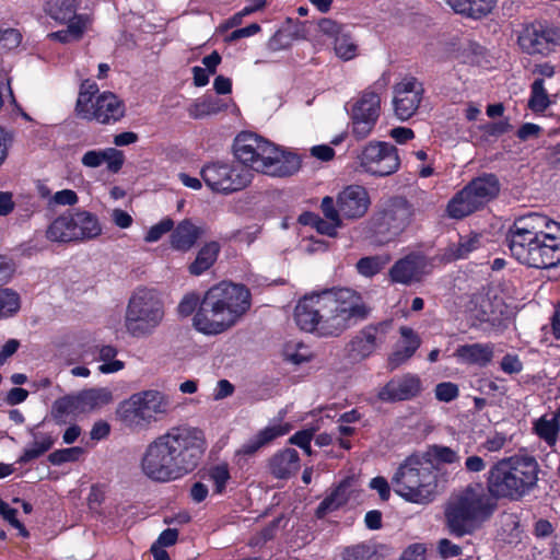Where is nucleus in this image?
<instances>
[{
	"label": "nucleus",
	"mask_w": 560,
	"mask_h": 560,
	"mask_svg": "<svg viewBox=\"0 0 560 560\" xmlns=\"http://www.w3.org/2000/svg\"><path fill=\"white\" fill-rule=\"evenodd\" d=\"M539 465L532 456H512L493 464L488 472V492L480 483L468 486L453 497L445 511L452 534H471L490 517L497 504L494 499L517 500L534 489Z\"/></svg>",
	"instance_id": "1"
},
{
	"label": "nucleus",
	"mask_w": 560,
	"mask_h": 560,
	"mask_svg": "<svg viewBox=\"0 0 560 560\" xmlns=\"http://www.w3.org/2000/svg\"><path fill=\"white\" fill-rule=\"evenodd\" d=\"M372 307L350 288H334L301 299L294 310L296 325L319 337H339L366 320Z\"/></svg>",
	"instance_id": "2"
},
{
	"label": "nucleus",
	"mask_w": 560,
	"mask_h": 560,
	"mask_svg": "<svg viewBox=\"0 0 560 560\" xmlns=\"http://www.w3.org/2000/svg\"><path fill=\"white\" fill-rule=\"evenodd\" d=\"M205 451L206 439L201 430L191 427L171 428L147 446L141 467L152 480H175L191 472Z\"/></svg>",
	"instance_id": "3"
},
{
	"label": "nucleus",
	"mask_w": 560,
	"mask_h": 560,
	"mask_svg": "<svg viewBox=\"0 0 560 560\" xmlns=\"http://www.w3.org/2000/svg\"><path fill=\"white\" fill-rule=\"evenodd\" d=\"M250 308V292L243 284L221 282L211 287L202 299L197 293L184 295L177 306L182 317L195 313L194 327L206 335L224 332Z\"/></svg>",
	"instance_id": "4"
},
{
	"label": "nucleus",
	"mask_w": 560,
	"mask_h": 560,
	"mask_svg": "<svg viewBox=\"0 0 560 560\" xmlns=\"http://www.w3.org/2000/svg\"><path fill=\"white\" fill-rule=\"evenodd\" d=\"M506 243L511 255L527 267L548 269L560 262V224L545 214L529 212L516 218Z\"/></svg>",
	"instance_id": "5"
},
{
	"label": "nucleus",
	"mask_w": 560,
	"mask_h": 560,
	"mask_svg": "<svg viewBox=\"0 0 560 560\" xmlns=\"http://www.w3.org/2000/svg\"><path fill=\"white\" fill-rule=\"evenodd\" d=\"M233 153L241 166L269 176L284 177L301 167L298 155L279 149L268 140L253 133L241 132L233 143Z\"/></svg>",
	"instance_id": "6"
},
{
	"label": "nucleus",
	"mask_w": 560,
	"mask_h": 560,
	"mask_svg": "<svg viewBox=\"0 0 560 560\" xmlns=\"http://www.w3.org/2000/svg\"><path fill=\"white\" fill-rule=\"evenodd\" d=\"M172 404L167 395L149 389L136 393L121 401L116 410L117 419L131 430H145L170 413Z\"/></svg>",
	"instance_id": "7"
},
{
	"label": "nucleus",
	"mask_w": 560,
	"mask_h": 560,
	"mask_svg": "<svg viewBox=\"0 0 560 560\" xmlns=\"http://www.w3.org/2000/svg\"><path fill=\"white\" fill-rule=\"evenodd\" d=\"M162 299L153 289L139 288L130 296L124 317L126 331L135 338L152 335L164 319Z\"/></svg>",
	"instance_id": "8"
},
{
	"label": "nucleus",
	"mask_w": 560,
	"mask_h": 560,
	"mask_svg": "<svg viewBox=\"0 0 560 560\" xmlns=\"http://www.w3.org/2000/svg\"><path fill=\"white\" fill-rule=\"evenodd\" d=\"M392 483L397 494L415 503L432 500L436 489V475L432 466L417 457H408L395 472Z\"/></svg>",
	"instance_id": "9"
},
{
	"label": "nucleus",
	"mask_w": 560,
	"mask_h": 560,
	"mask_svg": "<svg viewBox=\"0 0 560 560\" xmlns=\"http://www.w3.org/2000/svg\"><path fill=\"white\" fill-rule=\"evenodd\" d=\"M415 208L405 197L394 196L378 203L368 223L370 231L385 241L400 235L412 222Z\"/></svg>",
	"instance_id": "10"
},
{
	"label": "nucleus",
	"mask_w": 560,
	"mask_h": 560,
	"mask_svg": "<svg viewBox=\"0 0 560 560\" xmlns=\"http://www.w3.org/2000/svg\"><path fill=\"white\" fill-rule=\"evenodd\" d=\"M500 191L495 175L488 174L472 179L447 203L446 211L453 219H463L494 199Z\"/></svg>",
	"instance_id": "11"
},
{
	"label": "nucleus",
	"mask_w": 560,
	"mask_h": 560,
	"mask_svg": "<svg viewBox=\"0 0 560 560\" xmlns=\"http://www.w3.org/2000/svg\"><path fill=\"white\" fill-rule=\"evenodd\" d=\"M200 175L212 191L222 194L241 190L248 186L253 178V174L244 166L222 161L205 164Z\"/></svg>",
	"instance_id": "12"
},
{
	"label": "nucleus",
	"mask_w": 560,
	"mask_h": 560,
	"mask_svg": "<svg viewBox=\"0 0 560 560\" xmlns=\"http://www.w3.org/2000/svg\"><path fill=\"white\" fill-rule=\"evenodd\" d=\"M387 81L383 78L369 86L353 104L351 109L352 132L358 139L370 135L381 112V93Z\"/></svg>",
	"instance_id": "13"
},
{
	"label": "nucleus",
	"mask_w": 560,
	"mask_h": 560,
	"mask_svg": "<svg viewBox=\"0 0 560 560\" xmlns=\"http://www.w3.org/2000/svg\"><path fill=\"white\" fill-rule=\"evenodd\" d=\"M360 166L374 176H389L400 166L398 150L384 141L369 142L358 155Z\"/></svg>",
	"instance_id": "14"
},
{
	"label": "nucleus",
	"mask_w": 560,
	"mask_h": 560,
	"mask_svg": "<svg viewBox=\"0 0 560 560\" xmlns=\"http://www.w3.org/2000/svg\"><path fill=\"white\" fill-rule=\"evenodd\" d=\"M558 31L540 22L525 25L517 38L521 49L528 55H549L559 44Z\"/></svg>",
	"instance_id": "15"
},
{
	"label": "nucleus",
	"mask_w": 560,
	"mask_h": 560,
	"mask_svg": "<svg viewBox=\"0 0 560 560\" xmlns=\"http://www.w3.org/2000/svg\"><path fill=\"white\" fill-rule=\"evenodd\" d=\"M389 328L388 320L364 326L348 342V355L355 361L369 358L385 342Z\"/></svg>",
	"instance_id": "16"
},
{
	"label": "nucleus",
	"mask_w": 560,
	"mask_h": 560,
	"mask_svg": "<svg viewBox=\"0 0 560 560\" xmlns=\"http://www.w3.org/2000/svg\"><path fill=\"white\" fill-rule=\"evenodd\" d=\"M424 89L416 78L402 79L394 86V112L400 120L412 117L422 101Z\"/></svg>",
	"instance_id": "17"
},
{
	"label": "nucleus",
	"mask_w": 560,
	"mask_h": 560,
	"mask_svg": "<svg viewBox=\"0 0 560 560\" xmlns=\"http://www.w3.org/2000/svg\"><path fill=\"white\" fill-rule=\"evenodd\" d=\"M430 272L429 261L425 256L411 253L398 259L389 269V278L395 283L410 285L422 281Z\"/></svg>",
	"instance_id": "18"
},
{
	"label": "nucleus",
	"mask_w": 560,
	"mask_h": 560,
	"mask_svg": "<svg viewBox=\"0 0 560 560\" xmlns=\"http://www.w3.org/2000/svg\"><path fill=\"white\" fill-rule=\"evenodd\" d=\"M337 206L343 219L359 220L366 214L371 206V198L364 187L350 185L338 194Z\"/></svg>",
	"instance_id": "19"
},
{
	"label": "nucleus",
	"mask_w": 560,
	"mask_h": 560,
	"mask_svg": "<svg viewBox=\"0 0 560 560\" xmlns=\"http://www.w3.org/2000/svg\"><path fill=\"white\" fill-rule=\"evenodd\" d=\"M125 115L124 103L112 92H104L98 95L91 107L83 110L80 116L86 120H96L101 124L118 121Z\"/></svg>",
	"instance_id": "20"
},
{
	"label": "nucleus",
	"mask_w": 560,
	"mask_h": 560,
	"mask_svg": "<svg viewBox=\"0 0 560 560\" xmlns=\"http://www.w3.org/2000/svg\"><path fill=\"white\" fill-rule=\"evenodd\" d=\"M422 390L418 375L406 374L392 378L377 394L382 401H401L417 397Z\"/></svg>",
	"instance_id": "21"
},
{
	"label": "nucleus",
	"mask_w": 560,
	"mask_h": 560,
	"mask_svg": "<svg viewBox=\"0 0 560 560\" xmlns=\"http://www.w3.org/2000/svg\"><path fill=\"white\" fill-rule=\"evenodd\" d=\"M287 432L288 430L280 424L266 427L258 431L235 452L236 464L243 466L247 459L255 456L260 448L270 444L278 436L284 435Z\"/></svg>",
	"instance_id": "22"
},
{
	"label": "nucleus",
	"mask_w": 560,
	"mask_h": 560,
	"mask_svg": "<svg viewBox=\"0 0 560 560\" xmlns=\"http://www.w3.org/2000/svg\"><path fill=\"white\" fill-rule=\"evenodd\" d=\"M205 234L202 226L194 224L191 220H183L172 231L171 247L183 253L189 252Z\"/></svg>",
	"instance_id": "23"
},
{
	"label": "nucleus",
	"mask_w": 560,
	"mask_h": 560,
	"mask_svg": "<svg viewBox=\"0 0 560 560\" xmlns=\"http://www.w3.org/2000/svg\"><path fill=\"white\" fill-rule=\"evenodd\" d=\"M269 472L277 479H289L300 469V456L294 448L275 453L268 460Z\"/></svg>",
	"instance_id": "24"
},
{
	"label": "nucleus",
	"mask_w": 560,
	"mask_h": 560,
	"mask_svg": "<svg viewBox=\"0 0 560 560\" xmlns=\"http://www.w3.org/2000/svg\"><path fill=\"white\" fill-rule=\"evenodd\" d=\"M494 346L492 343H467L458 346L454 357L468 365L487 366L493 359Z\"/></svg>",
	"instance_id": "25"
},
{
	"label": "nucleus",
	"mask_w": 560,
	"mask_h": 560,
	"mask_svg": "<svg viewBox=\"0 0 560 560\" xmlns=\"http://www.w3.org/2000/svg\"><path fill=\"white\" fill-rule=\"evenodd\" d=\"M401 340L399 347L389 355L387 364L390 371H394L402 363L407 362L421 345L417 332L407 326L399 329Z\"/></svg>",
	"instance_id": "26"
},
{
	"label": "nucleus",
	"mask_w": 560,
	"mask_h": 560,
	"mask_svg": "<svg viewBox=\"0 0 560 560\" xmlns=\"http://www.w3.org/2000/svg\"><path fill=\"white\" fill-rule=\"evenodd\" d=\"M71 214L75 241L92 240L101 234L102 228L96 215L84 210Z\"/></svg>",
	"instance_id": "27"
},
{
	"label": "nucleus",
	"mask_w": 560,
	"mask_h": 560,
	"mask_svg": "<svg viewBox=\"0 0 560 560\" xmlns=\"http://www.w3.org/2000/svg\"><path fill=\"white\" fill-rule=\"evenodd\" d=\"M91 22L92 19L89 14H80L75 16V20L67 22L68 27L66 30H60L50 33L48 34V37L52 40H58L62 44L78 42L82 38Z\"/></svg>",
	"instance_id": "28"
},
{
	"label": "nucleus",
	"mask_w": 560,
	"mask_h": 560,
	"mask_svg": "<svg viewBox=\"0 0 560 560\" xmlns=\"http://www.w3.org/2000/svg\"><path fill=\"white\" fill-rule=\"evenodd\" d=\"M448 5L459 14L474 19H480L489 14L497 0H446Z\"/></svg>",
	"instance_id": "29"
},
{
	"label": "nucleus",
	"mask_w": 560,
	"mask_h": 560,
	"mask_svg": "<svg viewBox=\"0 0 560 560\" xmlns=\"http://www.w3.org/2000/svg\"><path fill=\"white\" fill-rule=\"evenodd\" d=\"M220 244L215 241L206 243L197 253L195 260L188 266L192 276H200L209 270L217 261L220 253Z\"/></svg>",
	"instance_id": "30"
},
{
	"label": "nucleus",
	"mask_w": 560,
	"mask_h": 560,
	"mask_svg": "<svg viewBox=\"0 0 560 560\" xmlns=\"http://www.w3.org/2000/svg\"><path fill=\"white\" fill-rule=\"evenodd\" d=\"M80 413H83V411L81 410L78 394L57 399L51 408V416L59 424L67 423L69 419Z\"/></svg>",
	"instance_id": "31"
},
{
	"label": "nucleus",
	"mask_w": 560,
	"mask_h": 560,
	"mask_svg": "<svg viewBox=\"0 0 560 560\" xmlns=\"http://www.w3.org/2000/svg\"><path fill=\"white\" fill-rule=\"evenodd\" d=\"M72 225V214H62L49 224L46 231V237L51 242H74L75 236Z\"/></svg>",
	"instance_id": "32"
},
{
	"label": "nucleus",
	"mask_w": 560,
	"mask_h": 560,
	"mask_svg": "<svg viewBox=\"0 0 560 560\" xmlns=\"http://www.w3.org/2000/svg\"><path fill=\"white\" fill-rule=\"evenodd\" d=\"M83 413L101 408L113 401L112 390L106 387L90 388L78 394Z\"/></svg>",
	"instance_id": "33"
},
{
	"label": "nucleus",
	"mask_w": 560,
	"mask_h": 560,
	"mask_svg": "<svg viewBox=\"0 0 560 560\" xmlns=\"http://www.w3.org/2000/svg\"><path fill=\"white\" fill-rule=\"evenodd\" d=\"M479 246V237L462 236L457 243H452L444 248L442 253V260L444 262H451L457 259L466 258L471 252L477 249Z\"/></svg>",
	"instance_id": "34"
},
{
	"label": "nucleus",
	"mask_w": 560,
	"mask_h": 560,
	"mask_svg": "<svg viewBox=\"0 0 560 560\" xmlns=\"http://www.w3.org/2000/svg\"><path fill=\"white\" fill-rule=\"evenodd\" d=\"M226 105L222 100L206 95L201 98H198L189 108L188 114L194 119H200L206 116L217 115L220 112L224 110Z\"/></svg>",
	"instance_id": "35"
},
{
	"label": "nucleus",
	"mask_w": 560,
	"mask_h": 560,
	"mask_svg": "<svg viewBox=\"0 0 560 560\" xmlns=\"http://www.w3.org/2000/svg\"><path fill=\"white\" fill-rule=\"evenodd\" d=\"M47 13L60 23L75 20L77 1L75 0H48L46 3Z\"/></svg>",
	"instance_id": "36"
},
{
	"label": "nucleus",
	"mask_w": 560,
	"mask_h": 560,
	"mask_svg": "<svg viewBox=\"0 0 560 560\" xmlns=\"http://www.w3.org/2000/svg\"><path fill=\"white\" fill-rule=\"evenodd\" d=\"M551 104L549 94L545 89L544 79H536L530 85V96L528 107L534 113L545 112Z\"/></svg>",
	"instance_id": "37"
},
{
	"label": "nucleus",
	"mask_w": 560,
	"mask_h": 560,
	"mask_svg": "<svg viewBox=\"0 0 560 560\" xmlns=\"http://www.w3.org/2000/svg\"><path fill=\"white\" fill-rule=\"evenodd\" d=\"M534 431L549 446H553L558 440L559 422L556 417L547 419L544 416L535 422Z\"/></svg>",
	"instance_id": "38"
},
{
	"label": "nucleus",
	"mask_w": 560,
	"mask_h": 560,
	"mask_svg": "<svg viewBox=\"0 0 560 560\" xmlns=\"http://www.w3.org/2000/svg\"><path fill=\"white\" fill-rule=\"evenodd\" d=\"M388 261L389 257L387 255L368 256L359 259L355 268L361 276L372 278L381 272Z\"/></svg>",
	"instance_id": "39"
},
{
	"label": "nucleus",
	"mask_w": 560,
	"mask_h": 560,
	"mask_svg": "<svg viewBox=\"0 0 560 560\" xmlns=\"http://www.w3.org/2000/svg\"><path fill=\"white\" fill-rule=\"evenodd\" d=\"M54 440L49 435L36 436L35 441L28 445L21 457L19 458L20 464H26L35 458H38L51 448Z\"/></svg>",
	"instance_id": "40"
},
{
	"label": "nucleus",
	"mask_w": 560,
	"mask_h": 560,
	"mask_svg": "<svg viewBox=\"0 0 560 560\" xmlns=\"http://www.w3.org/2000/svg\"><path fill=\"white\" fill-rule=\"evenodd\" d=\"M336 55L342 60H351L358 55V45L348 32L340 33L334 43Z\"/></svg>",
	"instance_id": "41"
},
{
	"label": "nucleus",
	"mask_w": 560,
	"mask_h": 560,
	"mask_svg": "<svg viewBox=\"0 0 560 560\" xmlns=\"http://www.w3.org/2000/svg\"><path fill=\"white\" fill-rule=\"evenodd\" d=\"M98 352L100 360L104 362L98 368L101 373H115L124 369V362L120 360H115V357L117 355V349L115 347L109 345L102 346Z\"/></svg>",
	"instance_id": "42"
},
{
	"label": "nucleus",
	"mask_w": 560,
	"mask_h": 560,
	"mask_svg": "<svg viewBox=\"0 0 560 560\" xmlns=\"http://www.w3.org/2000/svg\"><path fill=\"white\" fill-rule=\"evenodd\" d=\"M305 217L307 218L305 223L311 224L318 233L329 237H336L338 235V229L343 226V223H337L314 213H306Z\"/></svg>",
	"instance_id": "43"
},
{
	"label": "nucleus",
	"mask_w": 560,
	"mask_h": 560,
	"mask_svg": "<svg viewBox=\"0 0 560 560\" xmlns=\"http://www.w3.org/2000/svg\"><path fill=\"white\" fill-rule=\"evenodd\" d=\"M98 92V86L95 82L85 80L80 88L79 96L75 104V112L78 116L83 114L94 103L93 97Z\"/></svg>",
	"instance_id": "44"
},
{
	"label": "nucleus",
	"mask_w": 560,
	"mask_h": 560,
	"mask_svg": "<svg viewBox=\"0 0 560 560\" xmlns=\"http://www.w3.org/2000/svg\"><path fill=\"white\" fill-rule=\"evenodd\" d=\"M20 308V298L16 292L11 289L0 290V316H10Z\"/></svg>",
	"instance_id": "45"
},
{
	"label": "nucleus",
	"mask_w": 560,
	"mask_h": 560,
	"mask_svg": "<svg viewBox=\"0 0 560 560\" xmlns=\"http://www.w3.org/2000/svg\"><path fill=\"white\" fill-rule=\"evenodd\" d=\"M208 479L213 482L215 493H222L225 489L226 482L230 480V471L226 464H220L211 467L208 470Z\"/></svg>",
	"instance_id": "46"
},
{
	"label": "nucleus",
	"mask_w": 560,
	"mask_h": 560,
	"mask_svg": "<svg viewBox=\"0 0 560 560\" xmlns=\"http://www.w3.org/2000/svg\"><path fill=\"white\" fill-rule=\"evenodd\" d=\"M346 490L347 487L345 485L337 487V489L329 497L320 502L317 509V513L322 514L326 511H334L341 506L347 501Z\"/></svg>",
	"instance_id": "47"
},
{
	"label": "nucleus",
	"mask_w": 560,
	"mask_h": 560,
	"mask_svg": "<svg viewBox=\"0 0 560 560\" xmlns=\"http://www.w3.org/2000/svg\"><path fill=\"white\" fill-rule=\"evenodd\" d=\"M320 210L325 219L332 220L337 223H343V217L339 207L337 206V199L335 200L330 196H326L322 199Z\"/></svg>",
	"instance_id": "48"
},
{
	"label": "nucleus",
	"mask_w": 560,
	"mask_h": 560,
	"mask_svg": "<svg viewBox=\"0 0 560 560\" xmlns=\"http://www.w3.org/2000/svg\"><path fill=\"white\" fill-rule=\"evenodd\" d=\"M83 453L79 446L55 451L49 455V462L54 465H60L67 462H74Z\"/></svg>",
	"instance_id": "49"
},
{
	"label": "nucleus",
	"mask_w": 560,
	"mask_h": 560,
	"mask_svg": "<svg viewBox=\"0 0 560 560\" xmlns=\"http://www.w3.org/2000/svg\"><path fill=\"white\" fill-rule=\"evenodd\" d=\"M104 163L107 164L108 171L118 173L124 164V153L115 148H107L103 150Z\"/></svg>",
	"instance_id": "50"
},
{
	"label": "nucleus",
	"mask_w": 560,
	"mask_h": 560,
	"mask_svg": "<svg viewBox=\"0 0 560 560\" xmlns=\"http://www.w3.org/2000/svg\"><path fill=\"white\" fill-rule=\"evenodd\" d=\"M459 395L458 386L452 382H443L435 386V397L440 401L450 402Z\"/></svg>",
	"instance_id": "51"
},
{
	"label": "nucleus",
	"mask_w": 560,
	"mask_h": 560,
	"mask_svg": "<svg viewBox=\"0 0 560 560\" xmlns=\"http://www.w3.org/2000/svg\"><path fill=\"white\" fill-rule=\"evenodd\" d=\"M174 222L170 218H165L158 224L153 225L147 233L144 240L149 243L159 241L165 233L173 231Z\"/></svg>",
	"instance_id": "52"
},
{
	"label": "nucleus",
	"mask_w": 560,
	"mask_h": 560,
	"mask_svg": "<svg viewBox=\"0 0 560 560\" xmlns=\"http://www.w3.org/2000/svg\"><path fill=\"white\" fill-rule=\"evenodd\" d=\"M22 35L18 30L8 28L0 31V46L3 49H13L20 45Z\"/></svg>",
	"instance_id": "53"
},
{
	"label": "nucleus",
	"mask_w": 560,
	"mask_h": 560,
	"mask_svg": "<svg viewBox=\"0 0 560 560\" xmlns=\"http://www.w3.org/2000/svg\"><path fill=\"white\" fill-rule=\"evenodd\" d=\"M501 369L508 374L520 373L523 369V364L517 355L506 354L501 360Z\"/></svg>",
	"instance_id": "54"
},
{
	"label": "nucleus",
	"mask_w": 560,
	"mask_h": 560,
	"mask_svg": "<svg viewBox=\"0 0 560 560\" xmlns=\"http://www.w3.org/2000/svg\"><path fill=\"white\" fill-rule=\"evenodd\" d=\"M434 456L442 463L454 464L458 463L460 457L459 455L452 448L447 446H435L434 447Z\"/></svg>",
	"instance_id": "55"
},
{
	"label": "nucleus",
	"mask_w": 560,
	"mask_h": 560,
	"mask_svg": "<svg viewBox=\"0 0 560 560\" xmlns=\"http://www.w3.org/2000/svg\"><path fill=\"white\" fill-rule=\"evenodd\" d=\"M81 162L84 166L90 168L101 166L104 163L103 150H90L85 152L81 159Z\"/></svg>",
	"instance_id": "56"
},
{
	"label": "nucleus",
	"mask_w": 560,
	"mask_h": 560,
	"mask_svg": "<svg viewBox=\"0 0 560 560\" xmlns=\"http://www.w3.org/2000/svg\"><path fill=\"white\" fill-rule=\"evenodd\" d=\"M472 302L476 305L480 306V311L476 314V318L479 322H490L492 319L491 314L492 312L489 311L490 307V301L483 295L476 296Z\"/></svg>",
	"instance_id": "57"
},
{
	"label": "nucleus",
	"mask_w": 560,
	"mask_h": 560,
	"mask_svg": "<svg viewBox=\"0 0 560 560\" xmlns=\"http://www.w3.org/2000/svg\"><path fill=\"white\" fill-rule=\"evenodd\" d=\"M369 556V548L364 545L348 547L342 553L343 560H365Z\"/></svg>",
	"instance_id": "58"
},
{
	"label": "nucleus",
	"mask_w": 560,
	"mask_h": 560,
	"mask_svg": "<svg viewBox=\"0 0 560 560\" xmlns=\"http://www.w3.org/2000/svg\"><path fill=\"white\" fill-rule=\"evenodd\" d=\"M318 27L322 33H324L328 36H332L335 38L340 33H342L345 31L342 25H340L336 21H334L331 19H327V18H324L319 21Z\"/></svg>",
	"instance_id": "59"
},
{
	"label": "nucleus",
	"mask_w": 560,
	"mask_h": 560,
	"mask_svg": "<svg viewBox=\"0 0 560 560\" xmlns=\"http://www.w3.org/2000/svg\"><path fill=\"white\" fill-rule=\"evenodd\" d=\"M52 201L61 206H73L78 202V195L74 190L63 189L52 196Z\"/></svg>",
	"instance_id": "60"
},
{
	"label": "nucleus",
	"mask_w": 560,
	"mask_h": 560,
	"mask_svg": "<svg viewBox=\"0 0 560 560\" xmlns=\"http://www.w3.org/2000/svg\"><path fill=\"white\" fill-rule=\"evenodd\" d=\"M260 25L257 24V23H252L245 27H242V28H237L235 31H233L229 37H228V40L229 42H235L237 39H241V38H244V37H249V36H253L255 34H257L258 32H260Z\"/></svg>",
	"instance_id": "61"
},
{
	"label": "nucleus",
	"mask_w": 560,
	"mask_h": 560,
	"mask_svg": "<svg viewBox=\"0 0 560 560\" xmlns=\"http://www.w3.org/2000/svg\"><path fill=\"white\" fill-rule=\"evenodd\" d=\"M506 443V438L503 434L497 433L491 438H488L482 444L481 447L488 452H498L504 447Z\"/></svg>",
	"instance_id": "62"
},
{
	"label": "nucleus",
	"mask_w": 560,
	"mask_h": 560,
	"mask_svg": "<svg viewBox=\"0 0 560 560\" xmlns=\"http://www.w3.org/2000/svg\"><path fill=\"white\" fill-rule=\"evenodd\" d=\"M464 467L468 472H481L486 469L487 464L485 459L478 455H470L465 459Z\"/></svg>",
	"instance_id": "63"
},
{
	"label": "nucleus",
	"mask_w": 560,
	"mask_h": 560,
	"mask_svg": "<svg viewBox=\"0 0 560 560\" xmlns=\"http://www.w3.org/2000/svg\"><path fill=\"white\" fill-rule=\"evenodd\" d=\"M439 551L442 557L451 558L459 556L462 553V548L448 539H441L439 541Z\"/></svg>",
	"instance_id": "64"
}]
</instances>
